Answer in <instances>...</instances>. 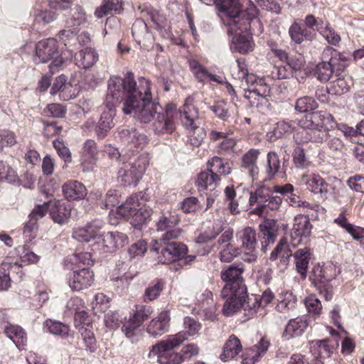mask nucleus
<instances>
[{"instance_id": "obj_1", "label": "nucleus", "mask_w": 364, "mask_h": 364, "mask_svg": "<svg viewBox=\"0 0 364 364\" xmlns=\"http://www.w3.org/2000/svg\"><path fill=\"white\" fill-rule=\"evenodd\" d=\"M121 102L124 114H133L143 123L151 122L161 109L159 104L152 100L149 81L139 77L136 82L131 73L124 79L113 76L107 82V105L115 107Z\"/></svg>"}, {"instance_id": "obj_2", "label": "nucleus", "mask_w": 364, "mask_h": 364, "mask_svg": "<svg viewBox=\"0 0 364 364\" xmlns=\"http://www.w3.org/2000/svg\"><path fill=\"white\" fill-rule=\"evenodd\" d=\"M180 117L183 126L190 130L198 132V137L191 139L194 146H199L205 133L198 125V111L191 98H187L178 110L175 104H168L164 109H159L154 119L153 130L156 134H171L176 129V121Z\"/></svg>"}, {"instance_id": "obj_3", "label": "nucleus", "mask_w": 364, "mask_h": 364, "mask_svg": "<svg viewBox=\"0 0 364 364\" xmlns=\"http://www.w3.org/2000/svg\"><path fill=\"white\" fill-rule=\"evenodd\" d=\"M150 159L149 154L146 151L124 153L123 166L118 171V181L124 186H136L149 166Z\"/></svg>"}, {"instance_id": "obj_4", "label": "nucleus", "mask_w": 364, "mask_h": 364, "mask_svg": "<svg viewBox=\"0 0 364 364\" xmlns=\"http://www.w3.org/2000/svg\"><path fill=\"white\" fill-rule=\"evenodd\" d=\"M215 3L228 18L226 24L230 33L246 31L250 28L252 22L258 21L253 14L241 9L238 0H215Z\"/></svg>"}, {"instance_id": "obj_5", "label": "nucleus", "mask_w": 364, "mask_h": 364, "mask_svg": "<svg viewBox=\"0 0 364 364\" xmlns=\"http://www.w3.org/2000/svg\"><path fill=\"white\" fill-rule=\"evenodd\" d=\"M224 193L225 203L232 215L240 213V206L245 204L247 200L250 205L257 203L260 206H263L272 195L271 191L265 186L259 187L254 193L248 190H244L242 195L238 197H237L233 186H227Z\"/></svg>"}, {"instance_id": "obj_6", "label": "nucleus", "mask_w": 364, "mask_h": 364, "mask_svg": "<svg viewBox=\"0 0 364 364\" xmlns=\"http://www.w3.org/2000/svg\"><path fill=\"white\" fill-rule=\"evenodd\" d=\"M65 55V53H60L59 45L56 39L49 38L37 43L33 60L36 64L46 63L50 60L49 69L52 73H54L63 67L68 58Z\"/></svg>"}, {"instance_id": "obj_7", "label": "nucleus", "mask_w": 364, "mask_h": 364, "mask_svg": "<svg viewBox=\"0 0 364 364\" xmlns=\"http://www.w3.org/2000/svg\"><path fill=\"white\" fill-rule=\"evenodd\" d=\"M187 339L188 337L184 332L169 335L165 341L152 346L149 357H156L157 362L160 364H180L182 363L181 355L173 353L172 350Z\"/></svg>"}, {"instance_id": "obj_8", "label": "nucleus", "mask_w": 364, "mask_h": 364, "mask_svg": "<svg viewBox=\"0 0 364 364\" xmlns=\"http://www.w3.org/2000/svg\"><path fill=\"white\" fill-rule=\"evenodd\" d=\"M117 213L124 218H131V224L135 229L139 230L140 226L146 223L151 215L152 210L140 202L138 195H132L117 208Z\"/></svg>"}, {"instance_id": "obj_9", "label": "nucleus", "mask_w": 364, "mask_h": 364, "mask_svg": "<svg viewBox=\"0 0 364 364\" xmlns=\"http://www.w3.org/2000/svg\"><path fill=\"white\" fill-rule=\"evenodd\" d=\"M175 240L168 239L166 241H161V239H156L154 240L151 250L159 253L158 263L168 264L185 257L188 252L186 245Z\"/></svg>"}, {"instance_id": "obj_10", "label": "nucleus", "mask_w": 364, "mask_h": 364, "mask_svg": "<svg viewBox=\"0 0 364 364\" xmlns=\"http://www.w3.org/2000/svg\"><path fill=\"white\" fill-rule=\"evenodd\" d=\"M312 283L316 287L319 294L323 296L326 301H330L333 298V286L329 282L335 279L337 275L336 267L332 264L315 265L312 270Z\"/></svg>"}, {"instance_id": "obj_11", "label": "nucleus", "mask_w": 364, "mask_h": 364, "mask_svg": "<svg viewBox=\"0 0 364 364\" xmlns=\"http://www.w3.org/2000/svg\"><path fill=\"white\" fill-rule=\"evenodd\" d=\"M243 269L239 265L231 264L223 269L220 272L222 280L225 283L221 295L227 296V292L235 291L238 295L246 293V287L242 274Z\"/></svg>"}, {"instance_id": "obj_12", "label": "nucleus", "mask_w": 364, "mask_h": 364, "mask_svg": "<svg viewBox=\"0 0 364 364\" xmlns=\"http://www.w3.org/2000/svg\"><path fill=\"white\" fill-rule=\"evenodd\" d=\"M180 221L181 217L177 213L171 212L162 213L156 222V230L161 233L157 239L166 241L168 239L180 237L183 232V230L178 227Z\"/></svg>"}, {"instance_id": "obj_13", "label": "nucleus", "mask_w": 364, "mask_h": 364, "mask_svg": "<svg viewBox=\"0 0 364 364\" xmlns=\"http://www.w3.org/2000/svg\"><path fill=\"white\" fill-rule=\"evenodd\" d=\"M299 183L304 185L311 193L319 195L322 199H327L332 192L331 186L319 174L305 172L300 176Z\"/></svg>"}, {"instance_id": "obj_14", "label": "nucleus", "mask_w": 364, "mask_h": 364, "mask_svg": "<svg viewBox=\"0 0 364 364\" xmlns=\"http://www.w3.org/2000/svg\"><path fill=\"white\" fill-rule=\"evenodd\" d=\"M297 124L299 128L294 135V140L297 144L322 143L328 137V132L326 129L316 128L300 119L298 120Z\"/></svg>"}, {"instance_id": "obj_15", "label": "nucleus", "mask_w": 364, "mask_h": 364, "mask_svg": "<svg viewBox=\"0 0 364 364\" xmlns=\"http://www.w3.org/2000/svg\"><path fill=\"white\" fill-rule=\"evenodd\" d=\"M119 137L125 146V153H136L133 148L142 149L148 143L147 137L134 127H127L119 130Z\"/></svg>"}, {"instance_id": "obj_16", "label": "nucleus", "mask_w": 364, "mask_h": 364, "mask_svg": "<svg viewBox=\"0 0 364 364\" xmlns=\"http://www.w3.org/2000/svg\"><path fill=\"white\" fill-rule=\"evenodd\" d=\"M312 225L309 218L304 215H298L294 218L293 228L290 232L289 242L292 247L299 246L303 240L308 238L311 232Z\"/></svg>"}, {"instance_id": "obj_17", "label": "nucleus", "mask_w": 364, "mask_h": 364, "mask_svg": "<svg viewBox=\"0 0 364 364\" xmlns=\"http://www.w3.org/2000/svg\"><path fill=\"white\" fill-rule=\"evenodd\" d=\"M290 245L287 238L282 237L269 255V260L274 262L281 272L285 271L289 264L292 254Z\"/></svg>"}, {"instance_id": "obj_18", "label": "nucleus", "mask_w": 364, "mask_h": 364, "mask_svg": "<svg viewBox=\"0 0 364 364\" xmlns=\"http://www.w3.org/2000/svg\"><path fill=\"white\" fill-rule=\"evenodd\" d=\"M97 245L103 252H112L123 247L128 240L126 234L120 232H107L97 237Z\"/></svg>"}, {"instance_id": "obj_19", "label": "nucleus", "mask_w": 364, "mask_h": 364, "mask_svg": "<svg viewBox=\"0 0 364 364\" xmlns=\"http://www.w3.org/2000/svg\"><path fill=\"white\" fill-rule=\"evenodd\" d=\"M67 280L73 291H80L92 285L94 281V273L89 268H82L70 272Z\"/></svg>"}, {"instance_id": "obj_20", "label": "nucleus", "mask_w": 364, "mask_h": 364, "mask_svg": "<svg viewBox=\"0 0 364 364\" xmlns=\"http://www.w3.org/2000/svg\"><path fill=\"white\" fill-rule=\"evenodd\" d=\"M300 120L307 124L313 125L316 128L326 129L327 132L336 124L333 115L323 110L310 112L304 115Z\"/></svg>"}, {"instance_id": "obj_21", "label": "nucleus", "mask_w": 364, "mask_h": 364, "mask_svg": "<svg viewBox=\"0 0 364 364\" xmlns=\"http://www.w3.org/2000/svg\"><path fill=\"white\" fill-rule=\"evenodd\" d=\"M259 237L262 250L265 252L268 247L274 243L278 236L279 227L276 220L266 219L259 225Z\"/></svg>"}, {"instance_id": "obj_22", "label": "nucleus", "mask_w": 364, "mask_h": 364, "mask_svg": "<svg viewBox=\"0 0 364 364\" xmlns=\"http://www.w3.org/2000/svg\"><path fill=\"white\" fill-rule=\"evenodd\" d=\"M98 149L94 140L88 139L83 145L81 155V166L84 171H92L98 159Z\"/></svg>"}, {"instance_id": "obj_23", "label": "nucleus", "mask_w": 364, "mask_h": 364, "mask_svg": "<svg viewBox=\"0 0 364 364\" xmlns=\"http://www.w3.org/2000/svg\"><path fill=\"white\" fill-rule=\"evenodd\" d=\"M321 58L323 60H328L336 75H339V73L343 70L347 65L346 55L332 47H326L321 53Z\"/></svg>"}, {"instance_id": "obj_24", "label": "nucleus", "mask_w": 364, "mask_h": 364, "mask_svg": "<svg viewBox=\"0 0 364 364\" xmlns=\"http://www.w3.org/2000/svg\"><path fill=\"white\" fill-rule=\"evenodd\" d=\"M170 319L169 311H162L150 321L146 329L147 333L153 338L163 335L168 331Z\"/></svg>"}, {"instance_id": "obj_25", "label": "nucleus", "mask_w": 364, "mask_h": 364, "mask_svg": "<svg viewBox=\"0 0 364 364\" xmlns=\"http://www.w3.org/2000/svg\"><path fill=\"white\" fill-rule=\"evenodd\" d=\"M269 347V341L262 338L258 343L245 350L242 354V364H255L267 353Z\"/></svg>"}, {"instance_id": "obj_26", "label": "nucleus", "mask_w": 364, "mask_h": 364, "mask_svg": "<svg viewBox=\"0 0 364 364\" xmlns=\"http://www.w3.org/2000/svg\"><path fill=\"white\" fill-rule=\"evenodd\" d=\"M269 347V341L262 338L258 343L245 350L242 354V364H255L267 353Z\"/></svg>"}, {"instance_id": "obj_27", "label": "nucleus", "mask_w": 364, "mask_h": 364, "mask_svg": "<svg viewBox=\"0 0 364 364\" xmlns=\"http://www.w3.org/2000/svg\"><path fill=\"white\" fill-rule=\"evenodd\" d=\"M48 206L49 214L55 223L63 225L68 221L71 215L70 205L61 201H54L48 202Z\"/></svg>"}, {"instance_id": "obj_28", "label": "nucleus", "mask_w": 364, "mask_h": 364, "mask_svg": "<svg viewBox=\"0 0 364 364\" xmlns=\"http://www.w3.org/2000/svg\"><path fill=\"white\" fill-rule=\"evenodd\" d=\"M260 151L257 149H250L245 153L241 159V166L246 169L252 180L259 178V170L257 162Z\"/></svg>"}, {"instance_id": "obj_29", "label": "nucleus", "mask_w": 364, "mask_h": 364, "mask_svg": "<svg viewBox=\"0 0 364 364\" xmlns=\"http://www.w3.org/2000/svg\"><path fill=\"white\" fill-rule=\"evenodd\" d=\"M105 105L108 108V112H104L95 126V131L98 138L103 139L110 131V129L114 126L113 122V117L114 112L113 109L114 107H109L107 105V97L105 100Z\"/></svg>"}, {"instance_id": "obj_30", "label": "nucleus", "mask_w": 364, "mask_h": 364, "mask_svg": "<svg viewBox=\"0 0 364 364\" xmlns=\"http://www.w3.org/2000/svg\"><path fill=\"white\" fill-rule=\"evenodd\" d=\"M291 257H294L296 272L303 279H305L311 257L310 248L307 247L299 248L291 254Z\"/></svg>"}, {"instance_id": "obj_31", "label": "nucleus", "mask_w": 364, "mask_h": 364, "mask_svg": "<svg viewBox=\"0 0 364 364\" xmlns=\"http://www.w3.org/2000/svg\"><path fill=\"white\" fill-rule=\"evenodd\" d=\"M291 42L300 45L305 41H311L316 38V33L308 31L301 27V25L296 21H294L290 26L288 31Z\"/></svg>"}, {"instance_id": "obj_32", "label": "nucleus", "mask_w": 364, "mask_h": 364, "mask_svg": "<svg viewBox=\"0 0 364 364\" xmlns=\"http://www.w3.org/2000/svg\"><path fill=\"white\" fill-rule=\"evenodd\" d=\"M63 192L68 200H79L87 196L85 186L77 181H68L63 186Z\"/></svg>"}, {"instance_id": "obj_33", "label": "nucleus", "mask_w": 364, "mask_h": 364, "mask_svg": "<svg viewBox=\"0 0 364 364\" xmlns=\"http://www.w3.org/2000/svg\"><path fill=\"white\" fill-rule=\"evenodd\" d=\"M309 326V321L306 316H298L289 320L286 326L284 336L287 339L296 336H301Z\"/></svg>"}, {"instance_id": "obj_34", "label": "nucleus", "mask_w": 364, "mask_h": 364, "mask_svg": "<svg viewBox=\"0 0 364 364\" xmlns=\"http://www.w3.org/2000/svg\"><path fill=\"white\" fill-rule=\"evenodd\" d=\"M101 225L96 222L87 224L85 227L78 228L73 230V237L79 242H89L99 235Z\"/></svg>"}, {"instance_id": "obj_35", "label": "nucleus", "mask_w": 364, "mask_h": 364, "mask_svg": "<svg viewBox=\"0 0 364 364\" xmlns=\"http://www.w3.org/2000/svg\"><path fill=\"white\" fill-rule=\"evenodd\" d=\"M4 331L19 350L24 349L27 343V336L25 331L21 326L7 324L5 326Z\"/></svg>"}, {"instance_id": "obj_36", "label": "nucleus", "mask_w": 364, "mask_h": 364, "mask_svg": "<svg viewBox=\"0 0 364 364\" xmlns=\"http://www.w3.org/2000/svg\"><path fill=\"white\" fill-rule=\"evenodd\" d=\"M227 296L221 295L226 299L223 308V312L225 316H230L238 311L242 306V299L245 294L238 295L235 291L227 292Z\"/></svg>"}, {"instance_id": "obj_37", "label": "nucleus", "mask_w": 364, "mask_h": 364, "mask_svg": "<svg viewBox=\"0 0 364 364\" xmlns=\"http://www.w3.org/2000/svg\"><path fill=\"white\" fill-rule=\"evenodd\" d=\"M132 36L139 45L146 46V43L152 39L151 34L148 31L147 25L143 19H136L132 25Z\"/></svg>"}, {"instance_id": "obj_38", "label": "nucleus", "mask_w": 364, "mask_h": 364, "mask_svg": "<svg viewBox=\"0 0 364 364\" xmlns=\"http://www.w3.org/2000/svg\"><path fill=\"white\" fill-rule=\"evenodd\" d=\"M297 122L295 121H280L275 124L273 130L267 133V140L274 141L282 138L285 134L291 133L295 128Z\"/></svg>"}, {"instance_id": "obj_39", "label": "nucleus", "mask_w": 364, "mask_h": 364, "mask_svg": "<svg viewBox=\"0 0 364 364\" xmlns=\"http://www.w3.org/2000/svg\"><path fill=\"white\" fill-rule=\"evenodd\" d=\"M21 270L17 263L2 262L0 264V291L7 290L11 287L10 274Z\"/></svg>"}, {"instance_id": "obj_40", "label": "nucleus", "mask_w": 364, "mask_h": 364, "mask_svg": "<svg viewBox=\"0 0 364 364\" xmlns=\"http://www.w3.org/2000/svg\"><path fill=\"white\" fill-rule=\"evenodd\" d=\"M242 350L240 341L235 335H231L225 342L220 359L227 361L235 358Z\"/></svg>"}, {"instance_id": "obj_41", "label": "nucleus", "mask_w": 364, "mask_h": 364, "mask_svg": "<svg viewBox=\"0 0 364 364\" xmlns=\"http://www.w3.org/2000/svg\"><path fill=\"white\" fill-rule=\"evenodd\" d=\"M65 82L66 79L64 75H60L56 77L55 82L51 87L50 94L55 95V93L59 92L60 97L63 100H69L75 98V95L74 93H70L72 89L71 85H66Z\"/></svg>"}, {"instance_id": "obj_42", "label": "nucleus", "mask_w": 364, "mask_h": 364, "mask_svg": "<svg viewBox=\"0 0 364 364\" xmlns=\"http://www.w3.org/2000/svg\"><path fill=\"white\" fill-rule=\"evenodd\" d=\"M99 55L95 50L85 48L76 54L75 59L79 67L90 68L98 60Z\"/></svg>"}, {"instance_id": "obj_43", "label": "nucleus", "mask_w": 364, "mask_h": 364, "mask_svg": "<svg viewBox=\"0 0 364 364\" xmlns=\"http://www.w3.org/2000/svg\"><path fill=\"white\" fill-rule=\"evenodd\" d=\"M220 181L219 176L215 175L209 168L199 173L197 180V186L200 190L210 188L214 189Z\"/></svg>"}, {"instance_id": "obj_44", "label": "nucleus", "mask_w": 364, "mask_h": 364, "mask_svg": "<svg viewBox=\"0 0 364 364\" xmlns=\"http://www.w3.org/2000/svg\"><path fill=\"white\" fill-rule=\"evenodd\" d=\"M242 246L247 250H255L257 248V232L251 227H246L237 233Z\"/></svg>"}, {"instance_id": "obj_45", "label": "nucleus", "mask_w": 364, "mask_h": 364, "mask_svg": "<svg viewBox=\"0 0 364 364\" xmlns=\"http://www.w3.org/2000/svg\"><path fill=\"white\" fill-rule=\"evenodd\" d=\"M269 90L266 86L259 85L258 87L249 88L245 91L244 96L250 100L252 107H258L264 97L269 95Z\"/></svg>"}, {"instance_id": "obj_46", "label": "nucleus", "mask_w": 364, "mask_h": 364, "mask_svg": "<svg viewBox=\"0 0 364 364\" xmlns=\"http://www.w3.org/2000/svg\"><path fill=\"white\" fill-rule=\"evenodd\" d=\"M328 340L313 341L310 343V350L314 356L328 358L333 350Z\"/></svg>"}, {"instance_id": "obj_47", "label": "nucleus", "mask_w": 364, "mask_h": 364, "mask_svg": "<svg viewBox=\"0 0 364 364\" xmlns=\"http://www.w3.org/2000/svg\"><path fill=\"white\" fill-rule=\"evenodd\" d=\"M297 299L293 293L286 291L279 296V302L276 306L278 311L286 313L290 310L295 309Z\"/></svg>"}, {"instance_id": "obj_48", "label": "nucleus", "mask_w": 364, "mask_h": 364, "mask_svg": "<svg viewBox=\"0 0 364 364\" xmlns=\"http://www.w3.org/2000/svg\"><path fill=\"white\" fill-rule=\"evenodd\" d=\"M208 168H209L215 175H228L231 172V168L228 163L218 156H214L208 162Z\"/></svg>"}, {"instance_id": "obj_49", "label": "nucleus", "mask_w": 364, "mask_h": 364, "mask_svg": "<svg viewBox=\"0 0 364 364\" xmlns=\"http://www.w3.org/2000/svg\"><path fill=\"white\" fill-rule=\"evenodd\" d=\"M122 9V0H107L96 9L95 15L97 18H101L109 14L110 11L120 12Z\"/></svg>"}, {"instance_id": "obj_50", "label": "nucleus", "mask_w": 364, "mask_h": 364, "mask_svg": "<svg viewBox=\"0 0 364 364\" xmlns=\"http://www.w3.org/2000/svg\"><path fill=\"white\" fill-rule=\"evenodd\" d=\"M232 43V49L243 54L252 51L254 47L253 42L250 38L244 35L236 34L233 37Z\"/></svg>"}, {"instance_id": "obj_51", "label": "nucleus", "mask_w": 364, "mask_h": 364, "mask_svg": "<svg viewBox=\"0 0 364 364\" xmlns=\"http://www.w3.org/2000/svg\"><path fill=\"white\" fill-rule=\"evenodd\" d=\"M85 14L82 8L80 6H75L70 10V15L65 20L68 27H77L85 22Z\"/></svg>"}, {"instance_id": "obj_52", "label": "nucleus", "mask_w": 364, "mask_h": 364, "mask_svg": "<svg viewBox=\"0 0 364 364\" xmlns=\"http://www.w3.org/2000/svg\"><path fill=\"white\" fill-rule=\"evenodd\" d=\"M350 84L351 79L349 77H338L331 83L328 92L332 95H341L349 90Z\"/></svg>"}, {"instance_id": "obj_53", "label": "nucleus", "mask_w": 364, "mask_h": 364, "mask_svg": "<svg viewBox=\"0 0 364 364\" xmlns=\"http://www.w3.org/2000/svg\"><path fill=\"white\" fill-rule=\"evenodd\" d=\"M334 73L332 67L328 60L321 59V62L317 64L314 70L315 76L321 82H327Z\"/></svg>"}, {"instance_id": "obj_54", "label": "nucleus", "mask_w": 364, "mask_h": 364, "mask_svg": "<svg viewBox=\"0 0 364 364\" xmlns=\"http://www.w3.org/2000/svg\"><path fill=\"white\" fill-rule=\"evenodd\" d=\"M65 312L68 314H75L77 313V316L85 315V306L83 300L78 296L71 297L67 302Z\"/></svg>"}, {"instance_id": "obj_55", "label": "nucleus", "mask_w": 364, "mask_h": 364, "mask_svg": "<svg viewBox=\"0 0 364 364\" xmlns=\"http://www.w3.org/2000/svg\"><path fill=\"white\" fill-rule=\"evenodd\" d=\"M45 328H46L50 333L60 336L63 338L68 336L70 332L68 326L50 319L45 322Z\"/></svg>"}, {"instance_id": "obj_56", "label": "nucleus", "mask_w": 364, "mask_h": 364, "mask_svg": "<svg viewBox=\"0 0 364 364\" xmlns=\"http://www.w3.org/2000/svg\"><path fill=\"white\" fill-rule=\"evenodd\" d=\"M7 181L10 183L18 181L16 171L6 162L0 161V181Z\"/></svg>"}, {"instance_id": "obj_57", "label": "nucleus", "mask_w": 364, "mask_h": 364, "mask_svg": "<svg viewBox=\"0 0 364 364\" xmlns=\"http://www.w3.org/2000/svg\"><path fill=\"white\" fill-rule=\"evenodd\" d=\"M164 287V283L162 280H157L154 284H150L144 294V301H151L156 299L161 294Z\"/></svg>"}, {"instance_id": "obj_58", "label": "nucleus", "mask_w": 364, "mask_h": 364, "mask_svg": "<svg viewBox=\"0 0 364 364\" xmlns=\"http://www.w3.org/2000/svg\"><path fill=\"white\" fill-rule=\"evenodd\" d=\"M267 162L266 173L269 178H272L279 172L280 168L279 155L275 151H269L267 155Z\"/></svg>"}, {"instance_id": "obj_59", "label": "nucleus", "mask_w": 364, "mask_h": 364, "mask_svg": "<svg viewBox=\"0 0 364 364\" xmlns=\"http://www.w3.org/2000/svg\"><path fill=\"white\" fill-rule=\"evenodd\" d=\"M57 18L55 11L50 10H38L34 15V25L45 26L50 23Z\"/></svg>"}, {"instance_id": "obj_60", "label": "nucleus", "mask_w": 364, "mask_h": 364, "mask_svg": "<svg viewBox=\"0 0 364 364\" xmlns=\"http://www.w3.org/2000/svg\"><path fill=\"white\" fill-rule=\"evenodd\" d=\"M89 325L85 327L84 325L80 328L86 350L93 353L97 349V343L93 332L89 328Z\"/></svg>"}, {"instance_id": "obj_61", "label": "nucleus", "mask_w": 364, "mask_h": 364, "mask_svg": "<svg viewBox=\"0 0 364 364\" xmlns=\"http://www.w3.org/2000/svg\"><path fill=\"white\" fill-rule=\"evenodd\" d=\"M318 107V103L311 97L305 96L296 100L295 109L299 112H307Z\"/></svg>"}, {"instance_id": "obj_62", "label": "nucleus", "mask_w": 364, "mask_h": 364, "mask_svg": "<svg viewBox=\"0 0 364 364\" xmlns=\"http://www.w3.org/2000/svg\"><path fill=\"white\" fill-rule=\"evenodd\" d=\"M140 326L141 324L139 323L130 316L129 320L123 324L122 331L125 336L127 338H131L133 342L134 338L139 334V327Z\"/></svg>"}, {"instance_id": "obj_63", "label": "nucleus", "mask_w": 364, "mask_h": 364, "mask_svg": "<svg viewBox=\"0 0 364 364\" xmlns=\"http://www.w3.org/2000/svg\"><path fill=\"white\" fill-rule=\"evenodd\" d=\"M189 67L194 76L199 82H205L208 78V70L202 66L197 60L189 61Z\"/></svg>"}, {"instance_id": "obj_64", "label": "nucleus", "mask_w": 364, "mask_h": 364, "mask_svg": "<svg viewBox=\"0 0 364 364\" xmlns=\"http://www.w3.org/2000/svg\"><path fill=\"white\" fill-rule=\"evenodd\" d=\"M210 109L220 119L226 120L230 117L227 103L223 100L216 102L210 106Z\"/></svg>"}]
</instances>
